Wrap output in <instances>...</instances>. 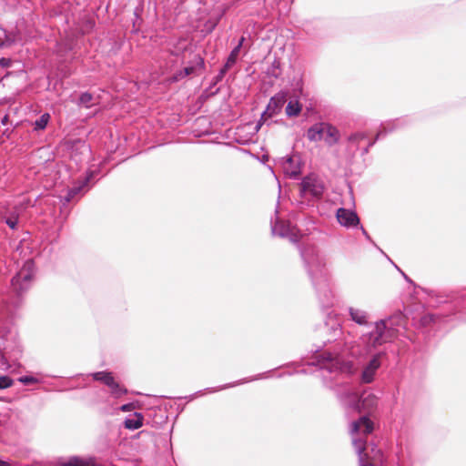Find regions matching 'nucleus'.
Masks as SVG:
<instances>
[{"label":"nucleus","mask_w":466,"mask_h":466,"mask_svg":"<svg viewBox=\"0 0 466 466\" xmlns=\"http://www.w3.org/2000/svg\"><path fill=\"white\" fill-rule=\"evenodd\" d=\"M378 400V397L369 390H364L360 395L349 390L341 395V401L347 408L358 412L366 413L352 421L350 429L352 436V444L359 457L360 466H371L366 458L365 438L373 431L374 424L369 418V415L376 410Z\"/></svg>","instance_id":"1"},{"label":"nucleus","mask_w":466,"mask_h":466,"mask_svg":"<svg viewBox=\"0 0 466 466\" xmlns=\"http://www.w3.org/2000/svg\"><path fill=\"white\" fill-rule=\"evenodd\" d=\"M300 256L320 306L324 309L332 307L335 295L330 286L326 255L316 246L309 245L300 249Z\"/></svg>","instance_id":"2"},{"label":"nucleus","mask_w":466,"mask_h":466,"mask_svg":"<svg viewBox=\"0 0 466 466\" xmlns=\"http://www.w3.org/2000/svg\"><path fill=\"white\" fill-rule=\"evenodd\" d=\"M409 120L405 117L396 118L394 120L382 124L380 129L377 132L374 137H370L364 131H355L350 133L343 142V157L349 161L352 162L357 155L360 157L369 153L370 148L373 147L376 142L384 137L388 133H391L399 128L403 127L408 124Z\"/></svg>","instance_id":"3"},{"label":"nucleus","mask_w":466,"mask_h":466,"mask_svg":"<svg viewBox=\"0 0 466 466\" xmlns=\"http://www.w3.org/2000/svg\"><path fill=\"white\" fill-rule=\"evenodd\" d=\"M404 323V314L401 311H397L388 319L373 323L370 327V329L362 334L360 341L368 349L378 348L396 338L399 328L403 327Z\"/></svg>","instance_id":"4"},{"label":"nucleus","mask_w":466,"mask_h":466,"mask_svg":"<svg viewBox=\"0 0 466 466\" xmlns=\"http://www.w3.org/2000/svg\"><path fill=\"white\" fill-rule=\"evenodd\" d=\"M303 364L318 366L321 370L347 376L352 375L356 371V367L351 360H345L340 355L335 356L330 352L317 353L311 360Z\"/></svg>","instance_id":"5"},{"label":"nucleus","mask_w":466,"mask_h":466,"mask_svg":"<svg viewBox=\"0 0 466 466\" xmlns=\"http://www.w3.org/2000/svg\"><path fill=\"white\" fill-rule=\"evenodd\" d=\"M325 189L326 186L323 179L315 173L307 175L299 183V196L309 201L321 199Z\"/></svg>","instance_id":"6"},{"label":"nucleus","mask_w":466,"mask_h":466,"mask_svg":"<svg viewBox=\"0 0 466 466\" xmlns=\"http://www.w3.org/2000/svg\"><path fill=\"white\" fill-rule=\"evenodd\" d=\"M362 345L365 348L366 353L370 356V360L362 367L360 382L370 384L374 381L377 371L386 359L387 353L384 350H377V348L368 349L363 343Z\"/></svg>","instance_id":"7"},{"label":"nucleus","mask_w":466,"mask_h":466,"mask_svg":"<svg viewBox=\"0 0 466 466\" xmlns=\"http://www.w3.org/2000/svg\"><path fill=\"white\" fill-rule=\"evenodd\" d=\"M34 275V262L31 259L25 261L22 268L12 278L11 285L13 290L21 295L26 291L31 284Z\"/></svg>","instance_id":"8"},{"label":"nucleus","mask_w":466,"mask_h":466,"mask_svg":"<svg viewBox=\"0 0 466 466\" xmlns=\"http://www.w3.org/2000/svg\"><path fill=\"white\" fill-rule=\"evenodd\" d=\"M89 376L94 380L99 381L109 389V393L114 399H119L127 393V390L125 386L119 384L113 373L110 371L103 370L90 373Z\"/></svg>","instance_id":"9"},{"label":"nucleus","mask_w":466,"mask_h":466,"mask_svg":"<svg viewBox=\"0 0 466 466\" xmlns=\"http://www.w3.org/2000/svg\"><path fill=\"white\" fill-rule=\"evenodd\" d=\"M271 231L275 236L282 238H288L291 243L297 244L299 242L300 236L295 228L288 222L276 218L275 221L271 220Z\"/></svg>","instance_id":"10"},{"label":"nucleus","mask_w":466,"mask_h":466,"mask_svg":"<svg viewBox=\"0 0 466 466\" xmlns=\"http://www.w3.org/2000/svg\"><path fill=\"white\" fill-rule=\"evenodd\" d=\"M96 175L95 170H87L86 176L79 178L70 188L66 194L62 197L64 204L69 203L76 198V195L88 190V184Z\"/></svg>","instance_id":"11"},{"label":"nucleus","mask_w":466,"mask_h":466,"mask_svg":"<svg viewBox=\"0 0 466 466\" xmlns=\"http://www.w3.org/2000/svg\"><path fill=\"white\" fill-rule=\"evenodd\" d=\"M266 377H267L266 373H262V374H258V376H256V377H254L252 379H243V380H237V381H234V382L223 384V385H220V386H218V387L207 388V389H205L203 390H198V391H196L195 393H193L191 395L186 396L185 399L187 400L188 401H191L195 398L203 396L206 393H215V392L226 390V389L233 388V387H236L238 385H241L243 383H246V382H248V381H252V380H255L263 379V378H266Z\"/></svg>","instance_id":"12"},{"label":"nucleus","mask_w":466,"mask_h":466,"mask_svg":"<svg viewBox=\"0 0 466 466\" xmlns=\"http://www.w3.org/2000/svg\"><path fill=\"white\" fill-rule=\"evenodd\" d=\"M287 95V92L279 91L275 96H273L269 99L265 111L261 114V118L271 117L280 113L284 104L286 103Z\"/></svg>","instance_id":"13"},{"label":"nucleus","mask_w":466,"mask_h":466,"mask_svg":"<svg viewBox=\"0 0 466 466\" xmlns=\"http://www.w3.org/2000/svg\"><path fill=\"white\" fill-rule=\"evenodd\" d=\"M336 218L338 222L345 228H356L360 226V218L358 214L345 208H339L337 209Z\"/></svg>","instance_id":"14"},{"label":"nucleus","mask_w":466,"mask_h":466,"mask_svg":"<svg viewBox=\"0 0 466 466\" xmlns=\"http://www.w3.org/2000/svg\"><path fill=\"white\" fill-rule=\"evenodd\" d=\"M279 164L285 175L290 178L296 179L301 172L299 160L295 157H283L279 159Z\"/></svg>","instance_id":"15"},{"label":"nucleus","mask_w":466,"mask_h":466,"mask_svg":"<svg viewBox=\"0 0 466 466\" xmlns=\"http://www.w3.org/2000/svg\"><path fill=\"white\" fill-rule=\"evenodd\" d=\"M0 218L12 230L18 229L20 209L17 206L6 208L2 210L0 212Z\"/></svg>","instance_id":"16"},{"label":"nucleus","mask_w":466,"mask_h":466,"mask_svg":"<svg viewBox=\"0 0 466 466\" xmlns=\"http://www.w3.org/2000/svg\"><path fill=\"white\" fill-rule=\"evenodd\" d=\"M348 312L350 318V320L355 322L360 326H367L369 323L370 315L369 313L359 308L350 307L348 309Z\"/></svg>","instance_id":"17"},{"label":"nucleus","mask_w":466,"mask_h":466,"mask_svg":"<svg viewBox=\"0 0 466 466\" xmlns=\"http://www.w3.org/2000/svg\"><path fill=\"white\" fill-rule=\"evenodd\" d=\"M325 124L316 123L307 130V138L311 142H318L323 139Z\"/></svg>","instance_id":"18"},{"label":"nucleus","mask_w":466,"mask_h":466,"mask_svg":"<svg viewBox=\"0 0 466 466\" xmlns=\"http://www.w3.org/2000/svg\"><path fill=\"white\" fill-rule=\"evenodd\" d=\"M325 143L331 147L339 142V132L337 127L325 124V133L323 137Z\"/></svg>","instance_id":"19"},{"label":"nucleus","mask_w":466,"mask_h":466,"mask_svg":"<svg viewBox=\"0 0 466 466\" xmlns=\"http://www.w3.org/2000/svg\"><path fill=\"white\" fill-rule=\"evenodd\" d=\"M205 66L204 58L200 56L197 55L194 56V59L190 62V65L185 66L183 70V75L187 76L189 75L197 73L198 70L203 69Z\"/></svg>","instance_id":"20"},{"label":"nucleus","mask_w":466,"mask_h":466,"mask_svg":"<svg viewBox=\"0 0 466 466\" xmlns=\"http://www.w3.org/2000/svg\"><path fill=\"white\" fill-rule=\"evenodd\" d=\"M144 417L139 412H135L132 417H127L125 419L123 424L124 427L127 430H137L143 426Z\"/></svg>","instance_id":"21"},{"label":"nucleus","mask_w":466,"mask_h":466,"mask_svg":"<svg viewBox=\"0 0 466 466\" xmlns=\"http://www.w3.org/2000/svg\"><path fill=\"white\" fill-rule=\"evenodd\" d=\"M302 110V105L298 99H291L286 106V115L289 117L298 116Z\"/></svg>","instance_id":"22"},{"label":"nucleus","mask_w":466,"mask_h":466,"mask_svg":"<svg viewBox=\"0 0 466 466\" xmlns=\"http://www.w3.org/2000/svg\"><path fill=\"white\" fill-rule=\"evenodd\" d=\"M266 74L268 77L279 79L282 75L279 60L275 58L270 66L267 68Z\"/></svg>","instance_id":"23"},{"label":"nucleus","mask_w":466,"mask_h":466,"mask_svg":"<svg viewBox=\"0 0 466 466\" xmlns=\"http://www.w3.org/2000/svg\"><path fill=\"white\" fill-rule=\"evenodd\" d=\"M49 120H50V115L48 113H44L39 118H37L34 122V130L35 131L44 130L46 127Z\"/></svg>","instance_id":"24"},{"label":"nucleus","mask_w":466,"mask_h":466,"mask_svg":"<svg viewBox=\"0 0 466 466\" xmlns=\"http://www.w3.org/2000/svg\"><path fill=\"white\" fill-rule=\"evenodd\" d=\"M93 96L89 92H84L79 96L78 105L82 106L86 108H90L92 106Z\"/></svg>","instance_id":"25"},{"label":"nucleus","mask_w":466,"mask_h":466,"mask_svg":"<svg viewBox=\"0 0 466 466\" xmlns=\"http://www.w3.org/2000/svg\"><path fill=\"white\" fill-rule=\"evenodd\" d=\"M5 350H7L6 348ZM8 354L9 353L7 351H5L3 354L2 359L4 360H6V361L8 360H17L22 356V348L19 345H17L15 347V349L14 350V351L10 355H8Z\"/></svg>","instance_id":"26"},{"label":"nucleus","mask_w":466,"mask_h":466,"mask_svg":"<svg viewBox=\"0 0 466 466\" xmlns=\"http://www.w3.org/2000/svg\"><path fill=\"white\" fill-rule=\"evenodd\" d=\"M4 34V39L0 38V49L4 47H9L15 43V38L8 34L5 29L0 28Z\"/></svg>","instance_id":"27"},{"label":"nucleus","mask_w":466,"mask_h":466,"mask_svg":"<svg viewBox=\"0 0 466 466\" xmlns=\"http://www.w3.org/2000/svg\"><path fill=\"white\" fill-rule=\"evenodd\" d=\"M437 319H438L437 315L431 314V313H427V314H424L420 318V322L421 326L428 327V326L431 325L432 323H435Z\"/></svg>","instance_id":"28"},{"label":"nucleus","mask_w":466,"mask_h":466,"mask_svg":"<svg viewBox=\"0 0 466 466\" xmlns=\"http://www.w3.org/2000/svg\"><path fill=\"white\" fill-rule=\"evenodd\" d=\"M18 381L24 385L35 384L39 382L38 379L35 377L27 375L19 377Z\"/></svg>","instance_id":"29"},{"label":"nucleus","mask_w":466,"mask_h":466,"mask_svg":"<svg viewBox=\"0 0 466 466\" xmlns=\"http://www.w3.org/2000/svg\"><path fill=\"white\" fill-rule=\"evenodd\" d=\"M13 385V380L9 376H0V390H5Z\"/></svg>","instance_id":"30"},{"label":"nucleus","mask_w":466,"mask_h":466,"mask_svg":"<svg viewBox=\"0 0 466 466\" xmlns=\"http://www.w3.org/2000/svg\"><path fill=\"white\" fill-rule=\"evenodd\" d=\"M239 52L240 51L238 49V47H234L229 53L227 61H228L229 63H233L235 65L239 55Z\"/></svg>","instance_id":"31"},{"label":"nucleus","mask_w":466,"mask_h":466,"mask_svg":"<svg viewBox=\"0 0 466 466\" xmlns=\"http://www.w3.org/2000/svg\"><path fill=\"white\" fill-rule=\"evenodd\" d=\"M226 73L220 68L219 72L218 73V75L213 78L212 80V83H211V86H216L218 83H219L220 81H222V79L224 78Z\"/></svg>","instance_id":"32"},{"label":"nucleus","mask_w":466,"mask_h":466,"mask_svg":"<svg viewBox=\"0 0 466 466\" xmlns=\"http://www.w3.org/2000/svg\"><path fill=\"white\" fill-rule=\"evenodd\" d=\"M12 59L11 58H6V57H2L0 58V66L4 67V68H8L12 66Z\"/></svg>","instance_id":"33"},{"label":"nucleus","mask_w":466,"mask_h":466,"mask_svg":"<svg viewBox=\"0 0 466 466\" xmlns=\"http://www.w3.org/2000/svg\"><path fill=\"white\" fill-rule=\"evenodd\" d=\"M133 408H134V404L133 403H127V404H123L120 407V410L127 412V411L132 410Z\"/></svg>","instance_id":"34"},{"label":"nucleus","mask_w":466,"mask_h":466,"mask_svg":"<svg viewBox=\"0 0 466 466\" xmlns=\"http://www.w3.org/2000/svg\"><path fill=\"white\" fill-rule=\"evenodd\" d=\"M185 77H186V76H184V75H183V70H180V71L177 72V73L174 75V76H173V80H174V81H179V80H181V79H183V78H185Z\"/></svg>","instance_id":"35"},{"label":"nucleus","mask_w":466,"mask_h":466,"mask_svg":"<svg viewBox=\"0 0 466 466\" xmlns=\"http://www.w3.org/2000/svg\"><path fill=\"white\" fill-rule=\"evenodd\" d=\"M234 66L233 63H229L228 61H226L224 66L221 67V69L227 74L228 69H230Z\"/></svg>","instance_id":"36"},{"label":"nucleus","mask_w":466,"mask_h":466,"mask_svg":"<svg viewBox=\"0 0 466 466\" xmlns=\"http://www.w3.org/2000/svg\"><path fill=\"white\" fill-rule=\"evenodd\" d=\"M245 41V37L244 36H241L238 40V45L235 46V47H238V49L240 51L241 47H242V45Z\"/></svg>","instance_id":"37"},{"label":"nucleus","mask_w":466,"mask_h":466,"mask_svg":"<svg viewBox=\"0 0 466 466\" xmlns=\"http://www.w3.org/2000/svg\"><path fill=\"white\" fill-rule=\"evenodd\" d=\"M266 118H267V117H264V118H261V117H260L259 121H258V122L257 123V125H256V127H255L256 131H258V130H259V128L261 127V126H262V124H263L264 119H266Z\"/></svg>","instance_id":"38"},{"label":"nucleus","mask_w":466,"mask_h":466,"mask_svg":"<svg viewBox=\"0 0 466 466\" xmlns=\"http://www.w3.org/2000/svg\"><path fill=\"white\" fill-rule=\"evenodd\" d=\"M8 121H9V116H8V115H5V116H4V117L2 118V120H1V124H2V125H4V126H5V125H7Z\"/></svg>","instance_id":"39"},{"label":"nucleus","mask_w":466,"mask_h":466,"mask_svg":"<svg viewBox=\"0 0 466 466\" xmlns=\"http://www.w3.org/2000/svg\"><path fill=\"white\" fill-rule=\"evenodd\" d=\"M360 229H361V231H362V234L365 236V238H366L367 239L370 240V235L368 234V232L366 231V229H365L362 226H360Z\"/></svg>","instance_id":"40"},{"label":"nucleus","mask_w":466,"mask_h":466,"mask_svg":"<svg viewBox=\"0 0 466 466\" xmlns=\"http://www.w3.org/2000/svg\"><path fill=\"white\" fill-rule=\"evenodd\" d=\"M0 466H9V463L5 461L0 460Z\"/></svg>","instance_id":"41"},{"label":"nucleus","mask_w":466,"mask_h":466,"mask_svg":"<svg viewBox=\"0 0 466 466\" xmlns=\"http://www.w3.org/2000/svg\"><path fill=\"white\" fill-rule=\"evenodd\" d=\"M134 15L138 19L139 18V10L138 8H136L135 12H134Z\"/></svg>","instance_id":"42"},{"label":"nucleus","mask_w":466,"mask_h":466,"mask_svg":"<svg viewBox=\"0 0 466 466\" xmlns=\"http://www.w3.org/2000/svg\"><path fill=\"white\" fill-rule=\"evenodd\" d=\"M334 331L339 332V333L340 332V329H339V325L334 329Z\"/></svg>","instance_id":"43"},{"label":"nucleus","mask_w":466,"mask_h":466,"mask_svg":"<svg viewBox=\"0 0 466 466\" xmlns=\"http://www.w3.org/2000/svg\"><path fill=\"white\" fill-rule=\"evenodd\" d=\"M400 272H401V274L403 275V277L405 278V279H406V280H408V281H410V279H409V278L407 277V275H405V273H404V272H402V271H400Z\"/></svg>","instance_id":"44"},{"label":"nucleus","mask_w":466,"mask_h":466,"mask_svg":"<svg viewBox=\"0 0 466 466\" xmlns=\"http://www.w3.org/2000/svg\"><path fill=\"white\" fill-rule=\"evenodd\" d=\"M133 27H134V30H137V28H136V22L133 23Z\"/></svg>","instance_id":"45"},{"label":"nucleus","mask_w":466,"mask_h":466,"mask_svg":"<svg viewBox=\"0 0 466 466\" xmlns=\"http://www.w3.org/2000/svg\"><path fill=\"white\" fill-rule=\"evenodd\" d=\"M83 147H84L85 149H88V147H87V146H86V145H83Z\"/></svg>","instance_id":"46"},{"label":"nucleus","mask_w":466,"mask_h":466,"mask_svg":"<svg viewBox=\"0 0 466 466\" xmlns=\"http://www.w3.org/2000/svg\"><path fill=\"white\" fill-rule=\"evenodd\" d=\"M266 159H268V157L263 156V160H266Z\"/></svg>","instance_id":"47"}]
</instances>
